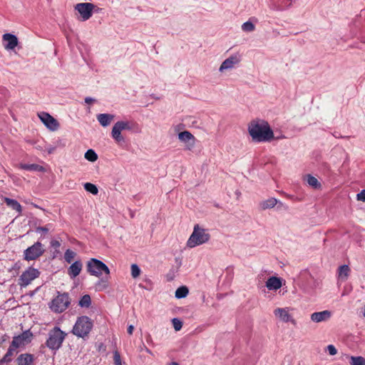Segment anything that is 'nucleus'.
I'll use <instances>...</instances> for the list:
<instances>
[{"label":"nucleus","mask_w":365,"mask_h":365,"mask_svg":"<svg viewBox=\"0 0 365 365\" xmlns=\"http://www.w3.org/2000/svg\"><path fill=\"white\" fill-rule=\"evenodd\" d=\"M248 132L255 142H269L274 138V133L269 123L263 120H254L248 125Z\"/></svg>","instance_id":"nucleus-1"},{"label":"nucleus","mask_w":365,"mask_h":365,"mask_svg":"<svg viewBox=\"0 0 365 365\" xmlns=\"http://www.w3.org/2000/svg\"><path fill=\"white\" fill-rule=\"evenodd\" d=\"M93 328V322L90 318L86 316L79 317L72 330V333L81 338H84L88 336L89 332Z\"/></svg>","instance_id":"nucleus-2"},{"label":"nucleus","mask_w":365,"mask_h":365,"mask_svg":"<svg viewBox=\"0 0 365 365\" xmlns=\"http://www.w3.org/2000/svg\"><path fill=\"white\" fill-rule=\"evenodd\" d=\"M66 334L61 331L59 327H55L48 334V339L46 341V346L51 350H58L62 345Z\"/></svg>","instance_id":"nucleus-3"},{"label":"nucleus","mask_w":365,"mask_h":365,"mask_svg":"<svg viewBox=\"0 0 365 365\" xmlns=\"http://www.w3.org/2000/svg\"><path fill=\"white\" fill-rule=\"evenodd\" d=\"M210 239V235L198 225L194 227L193 232L187 242V247L192 248L207 242Z\"/></svg>","instance_id":"nucleus-4"},{"label":"nucleus","mask_w":365,"mask_h":365,"mask_svg":"<svg viewBox=\"0 0 365 365\" xmlns=\"http://www.w3.org/2000/svg\"><path fill=\"white\" fill-rule=\"evenodd\" d=\"M96 8V6L90 2L78 3L74 6V11L77 14V19L86 21L90 19Z\"/></svg>","instance_id":"nucleus-5"},{"label":"nucleus","mask_w":365,"mask_h":365,"mask_svg":"<svg viewBox=\"0 0 365 365\" xmlns=\"http://www.w3.org/2000/svg\"><path fill=\"white\" fill-rule=\"evenodd\" d=\"M87 270L91 275L97 277H101L103 273H105L106 275L110 274V269L108 266L95 258H92L88 262Z\"/></svg>","instance_id":"nucleus-6"},{"label":"nucleus","mask_w":365,"mask_h":365,"mask_svg":"<svg viewBox=\"0 0 365 365\" xmlns=\"http://www.w3.org/2000/svg\"><path fill=\"white\" fill-rule=\"evenodd\" d=\"M133 128V123L129 120L117 121L113 126L111 136L116 143L124 141V138L121 133L123 130H130Z\"/></svg>","instance_id":"nucleus-7"},{"label":"nucleus","mask_w":365,"mask_h":365,"mask_svg":"<svg viewBox=\"0 0 365 365\" xmlns=\"http://www.w3.org/2000/svg\"><path fill=\"white\" fill-rule=\"evenodd\" d=\"M70 304L69 297L68 294H58L54 298L50 306L52 311L61 313L65 311Z\"/></svg>","instance_id":"nucleus-8"},{"label":"nucleus","mask_w":365,"mask_h":365,"mask_svg":"<svg viewBox=\"0 0 365 365\" xmlns=\"http://www.w3.org/2000/svg\"><path fill=\"white\" fill-rule=\"evenodd\" d=\"M33 334L30 331H26L21 334L14 336L11 344L9 349V352L16 350L22 346H24L31 342Z\"/></svg>","instance_id":"nucleus-9"},{"label":"nucleus","mask_w":365,"mask_h":365,"mask_svg":"<svg viewBox=\"0 0 365 365\" xmlns=\"http://www.w3.org/2000/svg\"><path fill=\"white\" fill-rule=\"evenodd\" d=\"M43 251L42 244L36 242L24 251V259L27 261L34 260L42 255Z\"/></svg>","instance_id":"nucleus-10"},{"label":"nucleus","mask_w":365,"mask_h":365,"mask_svg":"<svg viewBox=\"0 0 365 365\" xmlns=\"http://www.w3.org/2000/svg\"><path fill=\"white\" fill-rule=\"evenodd\" d=\"M39 274L40 272L38 269L34 267H29L28 269L24 271L20 276L19 284L21 287H26L34 279L38 277Z\"/></svg>","instance_id":"nucleus-11"},{"label":"nucleus","mask_w":365,"mask_h":365,"mask_svg":"<svg viewBox=\"0 0 365 365\" xmlns=\"http://www.w3.org/2000/svg\"><path fill=\"white\" fill-rule=\"evenodd\" d=\"M179 140L185 145V150L191 151L195 145L196 139L189 131L185 130L178 133Z\"/></svg>","instance_id":"nucleus-12"},{"label":"nucleus","mask_w":365,"mask_h":365,"mask_svg":"<svg viewBox=\"0 0 365 365\" xmlns=\"http://www.w3.org/2000/svg\"><path fill=\"white\" fill-rule=\"evenodd\" d=\"M241 61V56L240 54L235 53L226 58L220 65L219 71L221 73L227 70H231L235 68Z\"/></svg>","instance_id":"nucleus-13"},{"label":"nucleus","mask_w":365,"mask_h":365,"mask_svg":"<svg viewBox=\"0 0 365 365\" xmlns=\"http://www.w3.org/2000/svg\"><path fill=\"white\" fill-rule=\"evenodd\" d=\"M40 120L41 122L46 126L47 128L52 131L56 130L58 127L59 124L58 121L50 114L45 112H41L38 114Z\"/></svg>","instance_id":"nucleus-14"},{"label":"nucleus","mask_w":365,"mask_h":365,"mask_svg":"<svg viewBox=\"0 0 365 365\" xmlns=\"http://www.w3.org/2000/svg\"><path fill=\"white\" fill-rule=\"evenodd\" d=\"M275 206L277 207L278 210H281V209L287 210L288 209L287 206L284 205L283 202L278 201L274 197H269V198L262 200L259 202V207L263 210L273 208Z\"/></svg>","instance_id":"nucleus-15"},{"label":"nucleus","mask_w":365,"mask_h":365,"mask_svg":"<svg viewBox=\"0 0 365 365\" xmlns=\"http://www.w3.org/2000/svg\"><path fill=\"white\" fill-rule=\"evenodd\" d=\"M289 308H277L274 310V314L276 318L280 320L282 322L287 323L291 322L292 324H294V319L292 318V316L289 313Z\"/></svg>","instance_id":"nucleus-16"},{"label":"nucleus","mask_w":365,"mask_h":365,"mask_svg":"<svg viewBox=\"0 0 365 365\" xmlns=\"http://www.w3.org/2000/svg\"><path fill=\"white\" fill-rule=\"evenodd\" d=\"M331 312L329 310H324L322 312H314L311 314L310 319L315 323H321L327 322L331 317Z\"/></svg>","instance_id":"nucleus-17"},{"label":"nucleus","mask_w":365,"mask_h":365,"mask_svg":"<svg viewBox=\"0 0 365 365\" xmlns=\"http://www.w3.org/2000/svg\"><path fill=\"white\" fill-rule=\"evenodd\" d=\"M4 48L6 50H13L18 45V38L16 36L11 34H6L2 37Z\"/></svg>","instance_id":"nucleus-18"},{"label":"nucleus","mask_w":365,"mask_h":365,"mask_svg":"<svg viewBox=\"0 0 365 365\" xmlns=\"http://www.w3.org/2000/svg\"><path fill=\"white\" fill-rule=\"evenodd\" d=\"M292 0H271L270 6L275 10H284L292 5Z\"/></svg>","instance_id":"nucleus-19"},{"label":"nucleus","mask_w":365,"mask_h":365,"mask_svg":"<svg viewBox=\"0 0 365 365\" xmlns=\"http://www.w3.org/2000/svg\"><path fill=\"white\" fill-rule=\"evenodd\" d=\"M282 285V280L277 277H270L266 282V287L269 290H277Z\"/></svg>","instance_id":"nucleus-20"},{"label":"nucleus","mask_w":365,"mask_h":365,"mask_svg":"<svg viewBox=\"0 0 365 365\" xmlns=\"http://www.w3.org/2000/svg\"><path fill=\"white\" fill-rule=\"evenodd\" d=\"M350 274V268L348 265H341L338 269V284L345 282Z\"/></svg>","instance_id":"nucleus-21"},{"label":"nucleus","mask_w":365,"mask_h":365,"mask_svg":"<svg viewBox=\"0 0 365 365\" xmlns=\"http://www.w3.org/2000/svg\"><path fill=\"white\" fill-rule=\"evenodd\" d=\"M18 365H34V357L32 354H21L16 359Z\"/></svg>","instance_id":"nucleus-22"},{"label":"nucleus","mask_w":365,"mask_h":365,"mask_svg":"<svg viewBox=\"0 0 365 365\" xmlns=\"http://www.w3.org/2000/svg\"><path fill=\"white\" fill-rule=\"evenodd\" d=\"M82 267V263L80 261H76L70 266L68 274L71 279H74L81 273Z\"/></svg>","instance_id":"nucleus-23"},{"label":"nucleus","mask_w":365,"mask_h":365,"mask_svg":"<svg viewBox=\"0 0 365 365\" xmlns=\"http://www.w3.org/2000/svg\"><path fill=\"white\" fill-rule=\"evenodd\" d=\"M114 115L108 113H101L97 115V120L103 127H107L113 120Z\"/></svg>","instance_id":"nucleus-24"},{"label":"nucleus","mask_w":365,"mask_h":365,"mask_svg":"<svg viewBox=\"0 0 365 365\" xmlns=\"http://www.w3.org/2000/svg\"><path fill=\"white\" fill-rule=\"evenodd\" d=\"M4 202L8 207L11 208L12 210H16L19 213V215L21 213L22 207L16 200H13L9 197H4Z\"/></svg>","instance_id":"nucleus-25"},{"label":"nucleus","mask_w":365,"mask_h":365,"mask_svg":"<svg viewBox=\"0 0 365 365\" xmlns=\"http://www.w3.org/2000/svg\"><path fill=\"white\" fill-rule=\"evenodd\" d=\"M19 168L20 169L29 170V171H43V168L37 164L21 163V164H19Z\"/></svg>","instance_id":"nucleus-26"},{"label":"nucleus","mask_w":365,"mask_h":365,"mask_svg":"<svg viewBox=\"0 0 365 365\" xmlns=\"http://www.w3.org/2000/svg\"><path fill=\"white\" fill-rule=\"evenodd\" d=\"M252 20L257 21L255 19H252L242 24L241 29L244 32L250 33L255 30V25L252 22Z\"/></svg>","instance_id":"nucleus-27"},{"label":"nucleus","mask_w":365,"mask_h":365,"mask_svg":"<svg viewBox=\"0 0 365 365\" xmlns=\"http://www.w3.org/2000/svg\"><path fill=\"white\" fill-rule=\"evenodd\" d=\"M189 290L188 288L185 286H182L178 288L175 293V297L177 299H182L187 297L188 294Z\"/></svg>","instance_id":"nucleus-28"},{"label":"nucleus","mask_w":365,"mask_h":365,"mask_svg":"<svg viewBox=\"0 0 365 365\" xmlns=\"http://www.w3.org/2000/svg\"><path fill=\"white\" fill-rule=\"evenodd\" d=\"M307 183L309 184V185H310L313 188L317 189V188H319L321 187V184L319 183L318 180L315 177H314L311 175H308L307 176Z\"/></svg>","instance_id":"nucleus-29"},{"label":"nucleus","mask_w":365,"mask_h":365,"mask_svg":"<svg viewBox=\"0 0 365 365\" xmlns=\"http://www.w3.org/2000/svg\"><path fill=\"white\" fill-rule=\"evenodd\" d=\"M349 363L351 365H365V358L363 356H354L350 357Z\"/></svg>","instance_id":"nucleus-30"},{"label":"nucleus","mask_w":365,"mask_h":365,"mask_svg":"<svg viewBox=\"0 0 365 365\" xmlns=\"http://www.w3.org/2000/svg\"><path fill=\"white\" fill-rule=\"evenodd\" d=\"M85 158L90 162H95L98 159L96 152L91 149L86 151L84 155Z\"/></svg>","instance_id":"nucleus-31"},{"label":"nucleus","mask_w":365,"mask_h":365,"mask_svg":"<svg viewBox=\"0 0 365 365\" xmlns=\"http://www.w3.org/2000/svg\"><path fill=\"white\" fill-rule=\"evenodd\" d=\"M91 299L88 294L83 295L79 301V305L81 307H88L91 305Z\"/></svg>","instance_id":"nucleus-32"},{"label":"nucleus","mask_w":365,"mask_h":365,"mask_svg":"<svg viewBox=\"0 0 365 365\" xmlns=\"http://www.w3.org/2000/svg\"><path fill=\"white\" fill-rule=\"evenodd\" d=\"M83 187L87 192H89L93 195H97L98 192V190L94 184L86 182L84 184Z\"/></svg>","instance_id":"nucleus-33"},{"label":"nucleus","mask_w":365,"mask_h":365,"mask_svg":"<svg viewBox=\"0 0 365 365\" xmlns=\"http://www.w3.org/2000/svg\"><path fill=\"white\" fill-rule=\"evenodd\" d=\"M76 253L71 250H67L64 254V259L68 263H71L75 257Z\"/></svg>","instance_id":"nucleus-34"},{"label":"nucleus","mask_w":365,"mask_h":365,"mask_svg":"<svg viewBox=\"0 0 365 365\" xmlns=\"http://www.w3.org/2000/svg\"><path fill=\"white\" fill-rule=\"evenodd\" d=\"M131 275L133 278H137L140 274V269L135 264L131 265Z\"/></svg>","instance_id":"nucleus-35"},{"label":"nucleus","mask_w":365,"mask_h":365,"mask_svg":"<svg viewBox=\"0 0 365 365\" xmlns=\"http://www.w3.org/2000/svg\"><path fill=\"white\" fill-rule=\"evenodd\" d=\"M172 323L175 331H180L182 329V322L179 319H173Z\"/></svg>","instance_id":"nucleus-36"},{"label":"nucleus","mask_w":365,"mask_h":365,"mask_svg":"<svg viewBox=\"0 0 365 365\" xmlns=\"http://www.w3.org/2000/svg\"><path fill=\"white\" fill-rule=\"evenodd\" d=\"M113 360L115 365H122L120 355L118 351H115L113 353Z\"/></svg>","instance_id":"nucleus-37"},{"label":"nucleus","mask_w":365,"mask_h":365,"mask_svg":"<svg viewBox=\"0 0 365 365\" xmlns=\"http://www.w3.org/2000/svg\"><path fill=\"white\" fill-rule=\"evenodd\" d=\"M113 360L115 365H122L120 355L118 351H115L113 353Z\"/></svg>","instance_id":"nucleus-38"},{"label":"nucleus","mask_w":365,"mask_h":365,"mask_svg":"<svg viewBox=\"0 0 365 365\" xmlns=\"http://www.w3.org/2000/svg\"><path fill=\"white\" fill-rule=\"evenodd\" d=\"M327 351L331 356H334L337 354V350L335 346L332 344H329L327 346Z\"/></svg>","instance_id":"nucleus-39"},{"label":"nucleus","mask_w":365,"mask_h":365,"mask_svg":"<svg viewBox=\"0 0 365 365\" xmlns=\"http://www.w3.org/2000/svg\"><path fill=\"white\" fill-rule=\"evenodd\" d=\"M48 228L47 227H37L36 228V232L38 233H41L42 235H46L48 232Z\"/></svg>","instance_id":"nucleus-40"},{"label":"nucleus","mask_w":365,"mask_h":365,"mask_svg":"<svg viewBox=\"0 0 365 365\" xmlns=\"http://www.w3.org/2000/svg\"><path fill=\"white\" fill-rule=\"evenodd\" d=\"M356 199L359 201L364 202L365 201V189L361 190L356 195Z\"/></svg>","instance_id":"nucleus-41"},{"label":"nucleus","mask_w":365,"mask_h":365,"mask_svg":"<svg viewBox=\"0 0 365 365\" xmlns=\"http://www.w3.org/2000/svg\"><path fill=\"white\" fill-rule=\"evenodd\" d=\"M51 246L53 248H58L61 246V243L58 240H51Z\"/></svg>","instance_id":"nucleus-42"},{"label":"nucleus","mask_w":365,"mask_h":365,"mask_svg":"<svg viewBox=\"0 0 365 365\" xmlns=\"http://www.w3.org/2000/svg\"><path fill=\"white\" fill-rule=\"evenodd\" d=\"M94 101V99H93L91 97H86L85 98V102L88 104H90L91 103H93Z\"/></svg>","instance_id":"nucleus-43"},{"label":"nucleus","mask_w":365,"mask_h":365,"mask_svg":"<svg viewBox=\"0 0 365 365\" xmlns=\"http://www.w3.org/2000/svg\"><path fill=\"white\" fill-rule=\"evenodd\" d=\"M134 330V327L133 325H130L128 327V333L129 334H132Z\"/></svg>","instance_id":"nucleus-44"},{"label":"nucleus","mask_w":365,"mask_h":365,"mask_svg":"<svg viewBox=\"0 0 365 365\" xmlns=\"http://www.w3.org/2000/svg\"><path fill=\"white\" fill-rule=\"evenodd\" d=\"M55 150V148H53V147H50L48 148V153H52Z\"/></svg>","instance_id":"nucleus-45"},{"label":"nucleus","mask_w":365,"mask_h":365,"mask_svg":"<svg viewBox=\"0 0 365 365\" xmlns=\"http://www.w3.org/2000/svg\"><path fill=\"white\" fill-rule=\"evenodd\" d=\"M169 365H179L177 362H171Z\"/></svg>","instance_id":"nucleus-46"}]
</instances>
